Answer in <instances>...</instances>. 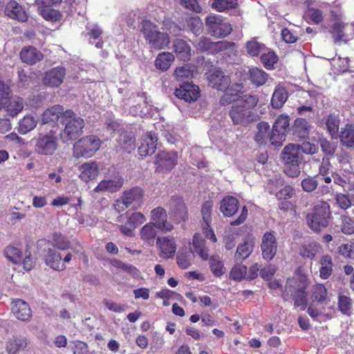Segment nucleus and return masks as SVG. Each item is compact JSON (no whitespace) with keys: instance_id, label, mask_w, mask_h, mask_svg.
I'll return each instance as SVG.
<instances>
[{"instance_id":"obj_8","label":"nucleus","mask_w":354,"mask_h":354,"mask_svg":"<svg viewBox=\"0 0 354 354\" xmlns=\"http://www.w3.org/2000/svg\"><path fill=\"white\" fill-rule=\"evenodd\" d=\"M205 24L210 34L216 37H225L232 32L231 26L217 15L206 17Z\"/></svg>"},{"instance_id":"obj_27","label":"nucleus","mask_w":354,"mask_h":354,"mask_svg":"<svg viewBox=\"0 0 354 354\" xmlns=\"http://www.w3.org/2000/svg\"><path fill=\"white\" fill-rule=\"evenodd\" d=\"M20 58L22 62L29 65H33L42 60L44 55L41 52L36 48L29 46L22 48L20 52Z\"/></svg>"},{"instance_id":"obj_54","label":"nucleus","mask_w":354,"mask_h":354,"mask_svg":"<svg viewBox=\"0 0 354 354\" xmlns=\"http://www.w3.org/2000/svg\"><path fill=\"white\" fill-rule=\"evenodd\" d=\"M193 254L191 251L179 252L176 257L178 266L181 269H187L192 265Z\"/></svg>"},{"instance_id":"obj_43","label":"nucleus","mask_w":354,"mask_h":354,"mask_svg":"<svg viewBox=\"0 0 354 354\" xmlns=\"http://www.w3.org/2000/svg\"><path fill=\"white\" fill-rule=\"evenodd\" d=\"M37 124V119L32 115H26L19 122L18 131L21 134H26L33 130Z\"/></svg>"},{"instance_id":"obj_31","label":"nucleus","mask_w":354,"mask_h":354,"mask_svg":"<svg viewBox=\"0 0 354 354\" xmlns=\"http://www.w3.org/2000/svg\"><path fill=\"white\" fill-rule=\"evenodd\" d=\"M173 48L176 57L183 61H188L191 58V48L183 39H176L174 41Z\"/></svg>"},{"instance_id":"obj_60","label":"nucleus","mask_w":354,"mask_h":354,"mask_svg":"<svg viewBox=\"0 0 354 354\" xmlns=\"http://www.w3.org/2000/svg\"><path fill=\"white\" fill-rule=\"evenodd\" d=\"M53 245L61 250H65L70 248L69 241L62 234L56 233L53 234Z\"/></svg>"},{"instance_id":"obj_63","label":"nucleus","mask_w":354,"mask_h":354,"mask_svg":"<svg viewBox=\"0 0 354 354\" xmlns=\"http://www.w3.org/2000/svg\"><path fill=\"white\" fill-rule=\"evenodd\" d=\"M41 15L46 20L52 21H59L62 17V15L58 10L50 8L41 10Z\"/></svg>"},{"instance_id":"obj_53","label":"nucleus","mask_w":354,"mask_h":354,"mask_svg":"<svg viewBox=\"0 0 354 354\" xmlns=\"http://www.w3.org/2000/svg\"><path fill=\"white\" fill-rule=\"evenodd\" d=\"M237 4V0H213L212 7L218 12H223L234 8Z\"/></svg>"},{"instance_id":"obj_20","label":"nucleus","mask_w":354,"mask_h":354,"mask_svg":"<svg viewBox=\"0 0 354 354\" xmlns=\"http://www.w3.org/2000/svg\"><path fill=\"white\" fill-rule=\"evenodd\" d=\"M348 28V25L342 21H336L333 24L329 32L335 44L340 45L342 43L346 44L348 41V35L346 33Z\"/></svg>"},{"instance_id":"obj_26","label":"nucleus","mask_w":354,"mask_h":354,"mask_svg":"<svg viewBox=\"0 0 354 354\" xmlns=\"http://www.w3.org/2000/svg\"><path fill=\"white\" fill-rule=\"evenodd\" d=\"M122 177L117 174L111 179L102 180L95 188V192L107 191L109 192H115L119 190L123 185Z\"/></svg>"},{"instance_id":"obj_18","label":"nucleus","mask_w":354,"mask_h":354,"mask_svg":"<svg viewBox=\"0 0 354 354\" xmlns=\"http://www.w3.org/2000/svg\"><path fill=\"white\" fill-rule=\"evenodd\" d=\"M196 49L201 52L208 51L210 53H216L226 50L229 47V43L220 41L212 42L210 39L202 37L195 44Z\"/></svg>"},{"instance_id":"obj_12","label":"nucleus","mask_w":354,"mask_h":354,"mask_svg":"<svg viewBox=\"0 0 354 354\" xmlns=\"http://www.w3.org/2000/svg\"><path fill=\"white\" fill-rule=\"evenodd\" d=\"M175 95L185 102L196 101L200 96L199 87L192 83L183 82L175 91Z\"/></svg>"},{"instance_id":"obj_57","label":"nucleus","mask_w":354,"mask_h":354,"mask_svg":"<svg viewBox=\"0 0 354 354\" xmlns=\"http://www.w3.org/2000/svg\"><path fill=\"white\" fill-rule=\"evenodd\" d=\"M259 102V97L257 95L245 94L239 99L237 103L243 104L245 109H251L255 107Z\"/></svg>"},{"instance_id":"obj_35","label":"nucleus","mask_w":354,"mask_h":354,"mask_svg":"<svg viewBox=\"0 0 354 354\" xmlns=\"http://www.w3.org/2000/svg\"><path fill=\"white\" fill-rule=\"evenodd\" d=\"M270 125L268 122L262 121L257 125V132L254 140L259 145H265L270 139Z\"/></svg>"},{"instance_id":"obj_46","label":"nucleus","mask_w":354,"mask_h":354,"mask_svg":"<svg viewBox=\"0 0 354 354\" xmlns=\"http://www.w3.org/2000/svg\"><path fill=\"white\" fill-rule=\"evenodd\" d=\"M320 245L316 242L303 244L299 249L300 254L305 258L313 259L318 253Z\"/></svg>"},{"instance_id":"obj_7","label":"nucleus","mask_w":354,"mask_h":354,"mask_svg":"<svg viewBox=\"0 0 354 354\" xmlns=\"http://www.w3.org/2000/svg\"><path fill=\"white\" fill-rule=\"evenodd\" d=\"M100 139L94 135L84 136L73 145V155L75 158H90L100 149Z\"/></svg>"},{"instance_id":"obj_64","label":"nucleus","mask_w":354,"mask_h":354,"mask_svg":"<svg viewBox=\"0 0 354 354\" xmlns=\"http://www.w3.org/2000/svg\"><path fill=\"white\" fill-rule=\"evenodd\" d=\"M341 229L346 234H352L354 232V221L347 216H342Z\"/></svg>"},{"instance_id":"obj_32","label":"nucleus","mask_w":354,"mask_h":354,"mask_svg":"<svg viewBox=\"0 0 354 354\" xmlns=\"http://www.w3.org/2000/svg\"><path fill=\"white\" fill-rule=\"evenodd\" d=\"M80 178L85 182L95 178L99 173V169L95 162H88L82 164L80 167Z\"/></svg>"},{"instance_id":"obj_2","label":"nucleus","mask_w":354,"mask_h":354,"mask_svg":"<svg viewBox=\"0 0 354 354\" xmlns=\"http://www.w3.org/2000/svg\"><path fill=\"white\" fill-rule=\"evenodd\" d=\"M330 216L328 203L319 201L315 205L312 212L306 215L307 225L313 231L319 232L328 225Z\"/></svg>"},{"instance_id":"obj_13","label":"nucleus","mask_w":354,"mask_h":354,"mask_svg":"<svg viewBox=\"0 0 354 354\" xmlns=\"http://www.w3.org/2000/svg\"><path fill=\"white\" fill-rule=\"evenodd\" d=\"M156 246L159 249L160 258L168 259L174 257L176 251V244L174 237L169 236L158 237Z\"/></svg>"},{"instance_id":"obj_21","label":"nucleus","mask_w":354,"mask_h":354,"mask_svg":"<svg viewBox=\"0 0 354 354\" xmlns=\"http://www.w3.org/2000/svg\"><path fill=\"white\" fill-rule=\"evenodd\" d=\"M243 86L240 83H233L226 90H221L224 92L220 98V104L222 106H227L239 99V93L242 92Z\"/></svg>"},{"instance_id":"obj_15","label":"nucleus","mask_w":354,"mask_h":354,"mask_svg":"<svg viewBox=\"0 0 354 354\" xmlns=\"http://www.w3.org/2000/svg\"><path fill=\"white\" fill-rule=\"evenodd\" d=\"M230 116L234 124H245L252 120V113L249 109H245L243 104L236 103L232 106Z\"/></svg>"},{"instance_id":"obj_51","label":"nucleus","mask_w":354,"mask_h":354,"mask_svg":"<svg viewBox=\"0 0 354 354\" xmlns=\"http://www.w3.org/2000/svg\"><path fill=\"white\" fill-rule=\"evenodd\" d=\"M352 299L345 295H339L338 297V308L341 313L350 316L352 313Z\"/></svg>"},{"instance_id":"obj_9","label":"nucleus","mask_w":354,"mask_h":354,"mask_svg":"<svg viewBox=\"0 0 354 354\" xmlns=\"http://www.w3.org/2000/svg\"><path fill=\"white\" fill-rule=\"evenodd\" d=\"M125 216L127 221L120 225V230L124 235L131 236L134 230L146 221V217L143 214L138 212L131 214L127 212Z\"/></svg>"},{"instance_id":"obj_41","label":"nucleus","mask_w":354,"mask_h":354,"mask_svg":"<svg viewBox=\"0 0 354 354\" xmlns=\"http://www.w3.org/2000/svg\"><path fill=\"white\" fill-rule=\"evenodd\" d=\"M174 60V55L168 52L160 53L155 60L156 67L162 71H167Z\"/></svg>"},{"instance_id":"obj_48","label":"nucleus","mask_w":354,"mask_h":354,"mask_svg":"<svg viewBox=\"0 0 354 354\" xmlns=\"http://www.w3.org/2000/svg\"><path fill=\"white\" fill-rule=\"evenodd\" d=\"M186 24L189 30L195 35H198L203 30V22L200 17L196 15H192L186 19Z\"/></svg>"},{"instance_id":"obj_28","label":"nucleus","mask_w":354,"mask_h":354,"mask_svg":"<svg viewBox=\"0 0 354 354\" xmlns=\"http://www.w3.org/2000/svg\"><path fill=\"white\" fill-rule=\"evenodd\" d=\"M46 264L55 270H63L66 266L61 262L62 256L53 248H48L46 250L44 255Z\"/></svg>"},{"instance_id":"obj_38","label":"nucleus","mask_w":354,"mask_h":354,"mask_svg":"<svg viewBox=\"0 0 354 354\" xmlns=\"http://www.w3.org/2000/svg\"><path fill=\"white\" fill-rule=\"evenodd\" d=\"M310 126L306 120L298 118L295 120L293 125V134L299 138L305 139L308 137Z\"/></svg>"},{"instance_id":"obj_10","label":"nucleus","mask_w":354,"mask_h":354,"mask_svg":"<svg viewBox=\"0 0 354 354\" xmlns=\"http://www.w3.org/2000/svg\"><path fill=\"white\" fill-rule=\"evenodd\" d=\"M261 249L263 258L270 261L275 256L277 251V242L274 232H266L261 240Z\"/></svg>"},{"instance_id":"obj_30","label":"nucleus","mask_w":354,"mask_h":354,"mask_svg":"<svg viewBox=\"0 0 354 354\" xmlns=\"http://www.w3.org/2000/svg\"><path fill=\"white\" fill-rule=\"evenodd\" d=\"M5 13L10 18L17 19L22 22L27 20L26 12L15 1H10L8 3L5 8Z\"/></svg>"},{"instance_id":"obj_62","label":"nucleus","mask_w":354,"mask_h":354,"mask_svg":"<svg viewBox=\"0 0 354 354\" xmlns=\"http://www.w3.org/2000/svg\"><path fill=\"white\" fill-rule=\"evenodd\" d=\"M119 144L124 150L131 152L134 149L135 140L127 134L123 133L120 136Z\"/></svg>"},{"instance_id":"obj_42","label":"nucleus","mask_w":354,"mask_h":354,"mask_svg":"<svg viewBox=\"0 0 354 354\" xmlns=\"http://www.w3.org/2000/svg\"><path fill=\"white\" fill-rule=\"evenodd\" d=\"M250 80L252 84L257 86L263 85L267 80L268 75L262 69L259 68H252L249 71Z\"/></svg>"},{"instance_id":"obj_44","label":"nucleus","mask_w":354,"mask_h":354,"mask_svg":"<svg viewBox=\"0 0 354 354\" xmlns=\"http://www.w3.org/2000/svg\"><path fill=\"white\" fill-rule=\"evenodd\" d=\"M321 267L319 275L323 279H327L332 274L333 263L332 258L329 255H324L320 259Z\"/></svg>"},{"instance_id":"obj_58","label":"nucleus","mask_w":354,"mask_h":354,"mask_svg":"<svg viewBox=\"0 0 354 354\" xmlns=\"http://www.w3.org/2000/svg\"><path fill=\"white\" fill-rule=\"evenodd\" d=\"M112 265L133 277H138L139 274V270L132 264L126 263L120 260L115 259L112 261Z\"/></svg>"},{"instance_id":"obj_16","label":"nucleus","mask_w":354,"mask_h":354,"mask_svg":"<svg viewBox=\"0 0 354 354\" xmlns=\"http://www.w3.org/2000/svg\"><path fill=\"white\" fill-rule=\"evenodd\" d=\"M65 111L62 105L53 106L44 111L41 115L42 124L62 123L65 119Z\"/></svg>"},{"instance_id":"obj_59","label":"nucleus","mask_w":354,"mask_h":354,"mask_svg":"<svg viewBox=\"0 0 354 354\" xmlns=\"http://www.w3.org/2000/svg\"><path fill=\"white\" fill-rule=\"evenodd\" d=\"M247 274V267L241 264L235 265L230 273V279L235 281L242 280Z\"/></svg>"},{"instance_id":"obj_17","label":"nucleus","mask_w":354,"mask_h":354,"mask_svg":"<svg viewBox=\"0 0 354 354\" xmlns=\"http://www.w3.org/2000/svg\"><path fill=\"white\" fill-rule=\"evenodd\" d=\"M66 69L63 66L55 67L45 73L43 83L50 87H57L64 81Z\"/></svg>"},{"instance_id":"obj_14","label":"nucleus","mask_w":354,"mask_h":354,"mask_svg":"<svg viewBox=\"0 0 354 354\" xmlns=\"http://www.w3.org/2000/svg\"><path fill=\"white\" fill-rule=\"evenodd\" d=\"M151 222L157 229L164 232H171L174 226L167 222V215L164 208L158 207L153 209L151 212Z\"/></svg>"},{"instance_id":"obj_1","label":"nucleus","mask_w":354,"mask_h":354,"mask_svg":"<svg viewBox=\"0 0 354 354\" xmlns=\"http://www.w3.org/2000/svg\"><path fill=\"white\" fill-rule=\"evenodd\" d=\"M59 127L55 124L41 132L35 140V151L43 156L53 155L58 148Z\"/></svg>"},{"instance_id":"obj_34","label":"nucleus","mask_w":354,"mask_h":354,"mask_svg":"<svg viewBox=\"0 0 354 354\" xmlns=\"http://www.w3.org/2000/svg\"><path fill=\"white\" fill-rule=\"evenodd\" d=\"M239 207V201L233 196H226L221 202L220 209L225 216H232L237 211Z\"/></svg>"},{"instance_id":"obj_22","label":"nucleus","mask_w":354,"mask_h":354,"mask_svg":"<svg viewBox=\"0 0 354 354\" xmlns=\"http://www.w3.org/2000/svg\"><path fill=\"white\" fill-rule=\"evenodd\" d=\"M281 158L285 163H301L303 156L300 153L299 145L289 144L286 145L281 152Z\"/></svg>"},{"instance_id":"obj_33","label":"nucleus","mask_w":354,"mask_h":354,"mask_svg":"<svg viewBox=\"0 0 354 354\" xmlns=\"http://www.w3.org/2000/svg\"><path fill=\"white\" fill-rule=\"evenodd\" d=\"M1 102L2 107L3 106L8 114L12 117L17 115L24 109V101L19 97H8V100Z\"/></svg>"},{"instance_id":"obj_29","label":"nucleus","mask_w":354,"mask_h":354,"mask_svg":"<svg viewBox=\"0 0 354 354\" xmlns=\"http://www.w3.org/2000/svg\"><path fill=\"white\" fill-rule=\"evenodd\" d=\"M28 346V339L23 337H13L6 344V351L8 354H17L24 351Z\"/></svg>"},{"instance_id":"obj_61","label":"nucleus","mask_w":354,"mask_h":354,"mask_svg":"<svg viewBox=\"0 0 354 354\" xmlns=\"http://www.w3.org/2000/svg\"><path fill=\"white\" fill-rule=\"evenodd\" d=\"M195 67L193 66H190L188 64H184L183 66L178 67L175 70L174 75L178 80H181L184 77H189L193 75Z\"/></svg>"},{"instance_id":"obj_39","label":"nucleus","mask_w":354,"mask_h":354,"mask_svg":"<svg viewBox=\"0 0 354 354\" xmlns=\"http://www.w3.org/2000/svg\"><path fill=\"white\" fill-rule=\"evenodd\" d=\"M340 119L338 114L330 113L326 119L327 131L332 138H337L339 127Z\"/></svg>"},{"instance_id":"obj_6","label":"nucleus","mask_w":354,"mask_h":354,"mask_svg":"<svg viewBox=\"0 0 354 354\" xmlns=\"http://www.w3.org/2000/svg\"><path fill=\"white\" fill-rule=\"evenodd\" d=\"M144 192L139 187H134L125 190L121 197L115 201L114 207L118 212L131 207L139 208L143 202Z\"/></svg>"},{"instance_id":"obj_11","label":"nucleus","mask_w":354,"mask_h":354,"mask_svg":"<svg viewBox=\"0 0 354 354\" xmlns=\"http://www.w3.org/2000/svg\"><path fill=\"white\" fill-rule=\"evenodd\" d=\"M178 153L176 151L159 153L155 160L156 169L159 171H169L177 164Z\"/></svg>"},{"instance_id":"obj_3","label":"nucleus","mask_w":354,"mask_h":354,"mask_svg":"<svg viewBox=\"0 0 354 354\" xmlns=\"http://www.w3.org/2000/svg\"><path fill=\"white\" fill-rule=\"evenodd\" d=\"M65 119L62 124H65V128L59 135L64 142L75 140L82 133L84 127V120L77 116L72 110L65 111Z\"/></svg>"},{"instance_id":"obj_37","label":"nucleus","mask_w":354,"mask_h":354,"mask_svg":"<svg viewBox=\"0 0 354 354\" xmlns=\"http://www.w3.org/2000/svg\"><path fill=\"white\" fill-rule=\"evenodd\" d=\"M288 97V91L283 86H276L271 99V105L274 109H280L286 102Z\"/></svg>"},{"instance_id":"obj_50","label":"nucleus","mask_w":354,"mask_h":354,"mask_svg":"<svg viewBox=\"0 0 354 354\" xmlns=\"http://www.w3.org/2000/svg\"><path fill=\"white\" fill-rule=\"evenodd\" d=\"M327 298V290L322 284H316L313 286L312 299L319 303H324Z\"/></svg>"},{"instance_id":"obj_25","label":"nucleus","mask_w":354,"mask_h":354,"mask_svg":"<svg viewBox=\"0 0 354 354\" xmlns=\"http://www.w3.org/2000/svg\"><path fill=\"white\" fill-rule=\"evenodd\" d=\"M169 210L176 220H185L187 217V209L181 198L172 197L169 202Z\"/></svg>"},{"instance_id":"obj_4","label":"nucleus","mask_w":354,"mask_h":354,"mask_svg":"<svg viewBox=\"0 0 354 354\" xmlns=\"http://www.w3.org/2000/svg\"><path fill=\"white\" fill-rule=\"evenodd\" d=\"M141 31L151 48L160 50L169 43V35L160 32L158 27L149 20L142 21Z\"/></svg>"},{"instance_id":"obj_55","label":"nucleus","mask_w":354,"mask_h":354,"mask_svg":"<svg viewBox=\"0 0 354 354\" xmlns=\"http://www.w3.org/2000/svg\"><path fill=\"white\" fill-rule=\"evenodd\" d=\"M4 254L8 260L15 264L19 263L21 260L22 253L20 250L16 247L11 245L6 247Z\"/></svg>"},{"instance_id":"obj_47","label":"nucleus","mask_w":354,"mask_h":354,"mask_svg":"<svg viewBox=\"0 0 354 354\" xmlns=\"http://www.w3.org/2000/svg\"><path fill=\"white\" fill-rule=\"evenodd\" d=\"M209 266L211 271L216 277H221L225 272L223 262L221 258L218 255H213L210 257Z\"/></svg>"},{"instance_id":"obj_5","label":"nucleus","mask_w":354,"mask_h":354,"mask_svg":"<svg viewBox=\"0 0 354 354\" xmlns=\"http://www.w3.org/2000/svg\"><path fill=\"white\" fill-rule=\"evenodd\" d=\"M308 286L306 280L301 278L299 280L295 278H289L286 281L284 294L290 295L294 300L295 307H300L304 310L307 306V295L306 289Z\"/></svg>"},{"instance_id":"obj_24","label":"nucleus","mask_w":354,"mask_h":354,"mask_svg":"<svg viewBox=\"0 0 354 354\" xmlns=\"http://www.w3.org/2000/svg\"><path fill=\"white\" fill-rule=\"evenodd\" d=\"M209 81L210 85L218 91L226 90L232 85L230 77L221 71L212 73L209 77Z\"/></svg>"},{"instance_id":"obj_23","label":"nucleus","mask_w":354,"mask_h":354,"mask_svg":"<svg viewBox=\"0 0 354 354\" xmlns=\"http://www.w3.org/2000/svg\"><path fill=\"white\" fill-rule=\"evenodd\" d=\"M12 312L19 320L28 321L32 317V311L28 303L22 299H17L13 302Z\"/></svg>"},{"instance_id":"obj_45","label":"nucleus","mask_w":354,"mask_h":354,"mask_svg":"<svg viewBox=\"0 0 354 354\" xmlns=\"http://www.w3.org/2000/svg\"><path fill=\"white\" fill-rule=\"evenodd\" d=\"M253 247L254 245L252 241H244L239 244L234 255L235 259L237 261L246 259L252 252Z\"/></svg>"},{"instance_id":"obj_49","label":"nucleus","mask_w":354,"mask_h":354,"mask_svg":"<svg viewBox=\"0 0 354 354\" xmlns=\"http://www.w3.org/2000/svg\"><path fill=\"white\" fill-rule=\"evenodd\" d=\"M261 61L265 68L267 69H272L274 68V65L278 61V57L273 51L268 50L267 51L261 53Z\"/></svg>"},{"instance_id":"obj_19","label":"nucleus","mask_w":354,"mask_h":354,"mask_svg":"<svg viewBox=\"0 0 354 354\" xmlns=\"http://www.w3.org/2000/svg\"><path fill=\"white\" fill-rule=\"evenodd\" d=\"M157 136L155 133L149 132L144 135L141 138V144L138 147V153L141 156L152 155L156 149Z\"/></svg>"},{"instance_id":"obj_56","label":"nucleus","mask_w":354,"mask_h":354,"mask_svg":"<svg viewBox=\"0 0 354 354\" xmlns=\"http://www.w3.org/2000/svg\"><path fill=\"white\" fill-rule=\"evenodd\" d=\"M290 126V120L288 116L287 115H279L272 125L273 131H282L283 133H286L287 129H288Z\"/></svg>"},{"instance_id":"obj_36","label":"nucleus","mask_w":354,"mask_h":354,"mask_svg":"<svg viewBox=\"0 0 354 354\" xmlns=\"http://www.w3.org/2000/svg\"><path fill=\"white\" fill-rule=\"evenodd\" d=\"M342 145L348 148L354 147V126L347 124L341 129L339 135Z\"/></svg>"},{"instance_id":"obj_40","label":"nucleus","mask_w":354,"mask_h":354,"mask_svg":"<svg viewBox=\"0 0 354 354\" xmlns=\"http://www.w3.org/2000/svg\"><path fill=\"white\" fill-rule=\"evenodd\" d=\"M245 48L247 53L252 57L259 56L263 52L268 50L266 45L259 42L256 38L248 41L245 44Z\"/></svg>"},{"instance_id":"obj_52","label":"nucleus","mask_w":354,"mask_h":354,"mask_svg":"<svg viewBox=\"0 0 354 354\" xmlns=\"http://www.w3.org/2000/svg\"><path fill=\"white\" fill-rule=\"evenodd\" d=\"M156 228L152 223L145 224L140 230L141 239L145 241H153L156 236Z\"/></svg>"}]
</instances>
